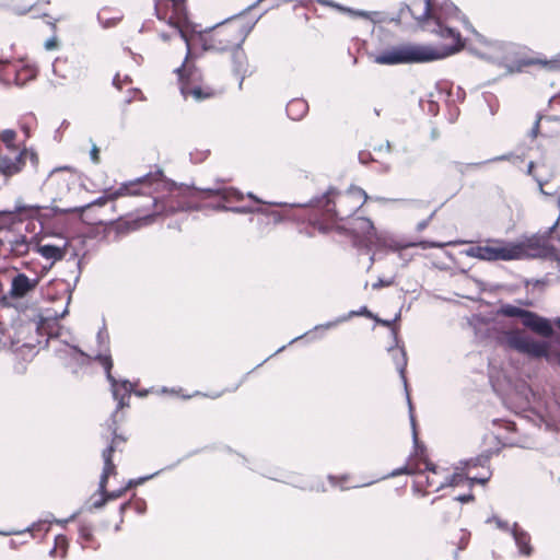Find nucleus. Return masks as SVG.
Returning a JSON list of instances; mask_svg holds the SVG:
<instances>
[{
  "label": "nucleus",
  "instance_id": "nucleus-1",
  "mask_svg": "<svg viewBox=\"0 0 560 560\" xmlns=\"http://www.w3.org/2000/svg\"><path fill=\"white\" fill-rule=\"evenodd\" d=\"M201 189L200 191H202ZM199 190H189L176 187L174 183H168L161 170L149 173L135 180L122 183L116 190H107L104 196L83 206L82 212L94 207H103L108 201H113L122 196L149 195L154 208L152 213L139 218L140 225L151 224L159 215H170L178 211L199 210L200 207L194 203L190 198H195Z\"/></svg>",
  "mask_w": 560,
  "mask_h": 560
},
{
  "label": "nucleus",
  "instance_id": "nucleus-2",
  "mask_svg": "<svg viewBox=\"0 0 560 560\" xmlns=\"http://www.w3.org/2000/svg\"><path fill=\"white\" fill-rule=\"evenodd\" d=\"M434 26L432 28L428 27V30L444 39H452V45L438 48L431 45L401 44L385 49L375 56L374 61L378 65L423 63L440 60L457 52L463 47L459 32L445 25L441 21V15L434 13Z\"/></svg>",
  "mask_w": 560,
  "mask_h": 560
},
{
  "label": "nucleus",
  "instance_id": "nucleus-3",
  "mask_svg": "<svg viewBox=\"0 0 560 560\" xmlns=\"http://www.w3.org/2000/svg\"><path fill=\"white\" fill-rule=\"evenodd\" d=\"M368 200L366 192L360 187H351L341 194L335 188H329L322 196L313 198L308 207L316 211L326 222L345 220L354 214Z\"/></svg>",
  "mask_w": 560,
  "mask_h": 560
},
{
  "label": "nucleus",
  "instance_id": "nucleus-4",
  "mask_svg": "<svg viewBox=\"0 0 560 560\" xmlns=\"http://www.w3.org/2000/svg\"><path fill=\"white\" fill-rule=\"evenodd\" d=\"M264 0H256L254 3L245 8L241 13L232 15L224 21L210 27L209 35L201 37L205 50L225 51L242 46L248 34L252 32L255 23L244 24L235 19L256 8Z\"/></svg>",
  "mask_w": 560,
  "mask_h": 560
},
{
  "label": "nucleus",
  "instance_id": "nucleus-5",
  "mask_svg": "<svg viewBox=\"0 0 560 560\" xmlns=\"http://www.w3.org/2000/svg\"><path fill=\"white\" fill-rule=\"evenodd\" d=\"M154 10L156 18L171 27V32L160 33L161 39L168 42L179 36L186 43L188 56L190 54V34L202 32L189 20L185 0H155Z\"/></svg>",
  "mask_w": 560,
  "mask_h": 560
},
{
  "label": "nucleus",
  "instance_id": "nucleus-6",
  "mask_svg": "<svg viewBox=\"0 0 560 560\" xmlns=\"http://www.w3.org/2000/svg\"><path fill=\"white\" fill-rule=\"evenodd\" d=\"M96 342L98 346V352L94 357L88 355L75 346L69 347V350L81 357H86L97 361L104 368L106 378L112 387L113 397L115 400H118V408H124L125 406H128V401L126 399H128L130 394L133 392V385L128 380H122L119 383L112 374L113 360L109 351V335L105 323H103V326L97 331Z\"/></svg>",
  "mask_w": 560,
  "mask_h": 560
},
{
  "label": "nucleus",
  "instance_id": "nucleus-7",
  "mask_svg": "<svg viewBox=\"0 0 560 560\" xmlns=\"http://www.w3.org/2000/svg\"><path fill=\"white\" fill-rule=\"evenodd\" d=\"M202 192L207 195V198H219V201L212 205L214 210L231 211L241 214L253 212L265 213V209L261 207L232 206L233 203L244 199V195L233 187L205 188Z\"/></svg>",
  "mask_w": 560,
  "mask_h": 560
},
{
  "label": "nucleus",
  "instance_id": "nucleus-8",
  "mask_svg": "<svg viewBox=\"0 0 560 560\" xmlns=\"http://www.w3.org/2000/svg\"><path fill=\"white\" fill-rule=\"evenodd\" d=\"M505 341L510 348L530 358H549V343L535 340L522 330L516 329L506 332Z\"/></svg>",
  "mask_w": 560,
  "mask_h": 560
},
{
  "label": "nucleus",
  "instance_id": "nucleus-9",
  "mask_svg": "<svg viewBox=\"0 0 560 560\" xmlns=\"http://www.w3.org/2000/svg\"><path fill=\"white\" fill-rule=\"evenodd\" d=\"M467 255L481 260H512L523 257V247L512 244H499L495 246H475L467 250Z\"/></svg>",
  "mask_w": 560,
  "mask_h": 560
},
{
  "label": "nucleus",
  "instance_id": "nucleus-10",
  "mask_svg": "<svg viewBox=\"0 0 560 560\" xmlns=\"http://www.w3.org/2000/svg\"><path fill=\"white\" fill-rule=\"evenodd\" d=\"M559 219L544 233H537L524 242L517 243V246L523 247V256L530 257H549L552 256L558 249L551 244V233L556 229Z\"/></svg>",
  "mask_w": 560,
  "mask_h": 560
},
{
  "label": "nucleus",
  "instance_id": "nucleus-11",
  "mask_svg": "<svg viewBox=\"0 0 560 560\" xmlns=\"http://www.w3.org/2000/svg\"><path fill=\"white\" fill-rule=\"evenodd\" d=\"M392 335H393V339H394L395 346L389 347L388 348V352L392 354V358H393V360L395 362L396 369L399 372V375H400V377H401V380L404 382V386H405V389H406L407 401H408V405H409L410 422H411L412 430H413V442L417 444L418 438H417V432H416V420H415V416L412 413V405H411L410 396H409V393H408V389H407V378H406V375H405L406 366H407V354H406V351H405L404 347H399L398 346V334H397V330L395 328L392 329Z\"/></svg>",
  "mask_w": 560,
  "mask_h": 560
},
{
  "label": "nucleus",
  "instance_id": "nucleus-12",
  "mask_svg": "<svg viewBox=\"0 0 560 560\" xmlns=\"http://www.w3.org/2000/svg\"><path fill=\"white\" fill-rule=\"evenodd\" d=\"M409 246H420L421 248L425 249L442 247V244L429 241H422L419 243H401L400 241L396 240L392 234L378 231L373 243L371 244V247L388 248L393 252H397Z\"/></svg>",
  "mask_w": 560,
  "mask_h": 560
},
{
  "label": "nucleus",
  "instance_id": "nucleus-13",
  "mask_svg": "<svg viewBox=\"0 0 560 560\" xmlns=\"http://www.w3.org/2000/svg\"><path fill=\"white\" fill-rule=\"evenodd\" d=\"M27 158H30L33 164L37 163V154L27 149L15 152L13 156L0 155V173L5 177L19 173L23 168Z\"/></svg>",
  "mask_w": 560,
  "mask_h": 560
},
{
  "label": "nucleus",
  "instance_id": "nucleus-14",
  "mask_svg": "<svg viewBox=\"0 0 560 560\" xmlns=\"http://www.w3.org/2000/svg\"><path fill=\"white\" fill-rule=\"evenodd\" d=\"M485 45L483 49L470 48V50L483 58L494 63H504L509 58V52L511 50V45L501 43V42H482Z\"/></svg>",
  "mask_w": 560,
  "mask_h": 560
},
{
  "label": "nucleus",
  "instance_id": "nucleus-15",
  "mask_svg": "<svg viewBox=\"0 0 560 560\" xmlns=\"http://www.w3.org/2000/svg\"><path fill=\"white\" fill-rule=\"evenodd\" d=\"M349 229L352 232L354 240L368 248L371 247V244L377 233L373 222L364 217L352 219Z\"/></svg>",
  "mask_w": 560,
  "mask_h": 560
},
{
  "label": "nucleus",
  "instance_id": "nucleus-16",
  "mask_svg": "<svg viewBox=\"0 0 560 560\" xmlns=\"http://www.w3.org/2000/svg\"><path fill=\"white\" fill-rule=\"evenodd\" d=\"M423 1V10H422V16L425 19V25L428 24L429 20H433L435 23V16L434 13L438 15H441V21L446 20L448 18H456L459 15L458 8L451 1H444L441 3L439 8H435L432 4L431 0H422Z\"/></svg>",
  "mask_w": 560,
  "mask_h": 560
},
{
  "label": "nucleus",
  "instance_id": "nucleus-17",
  "mask_svg": "<svg viewBox=\"0 0 560 560\" xmlns=\"http://www.w3.org/2000/svg\"><path fill=\"white\" fill-rule=\"evenodd\" d=\"M1 245L4 250L16 257H22L30 252L32 244L26 235L8 232L1 240Z\"/></svg>",
  "mask_w": 560,
  "mask_h": 560
},
{
  "label": "nucleus",
  "instance_id": "nucleus-18",
  "mask_svg": "<svg viewBox=\"0 0 560 560\" xmlns=\"http://www.w3.org/2000/svg\"><path fill=\"white\" fill-rule=\"evenodd\" d=\"M522 324L533 332L544 338H550L553 335V328L550 320L534 312L527 311Z\"/></svg>",
  "mask_w": 560,
  "mask_h": 560
},
{
  "label": "nucleus",
  "instance_id": "nucleus-19",
  "mask_svg": "<svg viewBox=\"0 0 560 560\" xmlns=\"http://www.w3.org/2000/svg\"><path fill=\"white\" fill-rule=\"evenodd\" d=\"M184 71L185 65L176 69L178 73L179 80L182 81L180 93L186 98L189 95L192 96L196 101H202L214 95V90L211 88H202L199 85H191L188 81L184 82Z\"/></svg>",
  "mask_w": 560,
  "mask_h": 560
},
{
  "label": "nucleus",
  "instance_id": "nucleus-20",
  "mask_svg": "<svg viewBox=\"0 0 560 560\" xmlns=\"http://www.w3.org/2000/svg\"><path fill=\"white\" fill-rule=\"evenodd\" d=\"M37 284L38 278H28L24 273H18L11 280L10 295L13 299H22L33 291Z\"/></svg>",
  "mask_w": 560,
  "mask_h": 560
},
{
  "label": "nucleus",
  "instance_id": "nucleus-21",
  "mask_svg": "<svg viewBox=\"0 0 560 560\" xmlns=\"http://www.w3.org/2000/svg\"><path fill=\"white\" fill-rule=\"evenodd\" d=\"M233 72L240 78L238 86L242 89L244 79L252 74L247 57L242 46H235L232 52Z\"/></svg>",
  "mask_w": 560,
  "mask_h": 560
},
{
  "label": "nucleus",
  "instance_id": "nucleus-22",
  "mask_svg": "<svg viewBox=\"0 0 560 560\" xmlns=\"http://www.w3.org/2000/svg\"><path fill=\"white\" fill-rule=\"evenodd\" d=\"M490 479V472H487V475L482 477H466L462 472H454L453 475L445 476L443 481H440L438 485L436 491L445 488V487H457L462 485L465 481H468L470 485L478 482L481 485H485Z\"/></svg>",
  "mask_w": 560,
  "mask_h": 560
},
{
  "label": "nucleus",
  "instance_id": "nucleus-23",
  "mask_svg": "<svg viewBox=\"0 0 560 560\" xmlns=\"http://www.w3.org/2000/svg\"><path fill=\"white\" fill-rule=\"evenodd\" d=\"M114 452H115V447L113 445H109L102 453V457L104 460V467H103V471H102L100 482H98V489H97L98 493H105V488L107 487L108 477L110 475L116 474V466L112 459Z\"/></svg>",
  "mask_w": 560,
  "mask_h": 560
},
{
  "label": "nucleus",
  "instance_id": "nucleus-24",
  "mask_svg": "<svg viewBox=\"0 0 560 560\" xmlns=\"http://www.w3.org/2000/svg\"><path fill=\"white\" fill-rule=\"evenodd\" d=\"M511 535L514 538L515 545L518 548V552L522 556H530L533 552V548L530 546V536L527 532L523 530L515 523L512 526Z\"/></svg>",
  "mask_w": 560,
  "mask_h": 560
},
{
  "label": "nucleus",
  "instance_id": "nucleus-25",
  "mask_svg": "<svg viewBox=\"0 0 560 560\" xmlns=\"http://www.w3.org/2000/svg\"><path fill=\"white\" fill-rule=\"evenodd\" d=\"M79 515V512H74L73 514H71L68 518L66 520H58V518H45L43 521H37V522H34L31 526H28L27 528H25L24 530H19V532H0L1 535H4V536H10V535H16V534H24V533H32L33 530H37V529H42V526L46 523L50 524V523H56L58 525H61V526H66L69 522H72L77 518V516Z\"/></svg>",
  "mask_w": 560,
  "mask_h": 560
},
{
  "label": "nucleus",
  "instance_id": "nucleus-26",
  "mask_svg": "<svg viewBox=\"0 0 560 560\" xmlns=\"http://www.w3.org/2000/svg\"><path fill=\"white\" fill-rule=\"evenodd\" d=\"M308 110L307 103L302 98H295L288 103L287 114L293 120L302 119Z\"/></svg>",
  "mask_w": 560,
  "mask_h": 560
},
{
  "label": "nucleus",
  "instance_id": "nucleus-27",
  "mask_svg": "<svg viewBox=\"0 0 560 560\" xmlns=\"http://www.w3.org/2000/svg\"><path fill=\"white\" fill-rule=\"evenodd\" d=\"M37 252L46 259L51 260L52 262L57 260H61L66 254L63 247H59L56 245L45 244L39 245L37 247Z\"/></svg>",
  "mask_w": 560,
  "mask_h": 560
},
{
  "label": "nucleus",
  "instance_id": "nucleus-28",
  "mask_svg": "<svg viewBox=\"0 0 560 560\" xmlns=\"http://www.w3.org/2000/svg\"><path fill=\"white\" fill-rule=\"evenodd\" d=\"M65 296H66V303H65V307L62 308L61 312H57V311H54V313L50 312V310H47V315L45 318L42 319V326L40 327H37L38 329L40 328H44V323L49 320V319H54V320H58L60 318H63L68 313H69V304L71 302V299H72V290L67 287L65 288Z\"/></svg>",
  "mask_w": 560,
  "mask_h": 560
},
{
  "label": "nucleus",
  "instance_id": "nucleus-29",
  "mask_svg": "<svg viewBox=\"0 0 560 560\" xmlns=\"http://www.w3.org/2000/svg\"><path fill=\"white\" fill-rule=\"evenodd\" d=\"M526 313H527V310L517 307L512 304H503L498 311V314L506 316V317H520L521 322L525 317Z\"/></svg>",
  "mask_w": 560,
  "mask_h": 560
},
{
  "label": "nucleus",
  "instance_id": "nucleus-30",
  "mask_svg": "<svg viewBox=\"0 0 560 560\" xmlns=\"http://www.w3.org/2000/svg\"><path fill=\"white\" fill-rule=\"evenodd\" d=\"M15 138H16V132L14 130H12V129H5V130L0 132V140L13 153L18 152L16 148L14 147Z\"/></svg>",
  "mask_w": 560,
  "mask_h": 560
},
{
  "label": "nucleus",
  "instance_id": "nucleus-31",
  "mask_svg": "<svg viewBox=\"0 0 560 560\" xmlns=\"http://www.w3.org/2000/svg\"><path fill=\"white\" fill-rule=\"evenodd\" d=\"M409 13L412 18H415L423 27H425V19L422 16V13L420 15H416L413 9L409 7L408 4H401L399 12L397 14V21H401V19L405 18V15Z\"/></svg>",
  "mask_w": 560,
  "mask_h": 560
},
{
  "label": "nucleus",
  "instance_id": "nucleus-32",
  "mask_svg": "<svg viewBox=\"0 0 560 560\" xmlns=\"http://www.w3.org/2000/svg\"><path fill=\"white\" fill-rule=\"evenodd\" d=\"M490 456H491L490 453L480 454L477 457L470 458L467 462H465V465L467 468L477 467V466L486 467L489 463Z\"/></svg>",
  "mask_w": 560,
  "mask_h": 560
},
{
  "label": "nucleus",
  "instance_id": "nucleus-33",
  "mask_svg": "<svg viewBox=\"0 0 560 560\" xmlns=\"http://www.w3.org/2000/svg\"><path fill=\"white\" fill-rule=\"evenodd\" d=\"M97 21L102 25V27L109 28V27L115 26L120 21V18H118V16H116V18H106L105 16V11H101L97 14Z\"/></svg>",
  "mask_w": 560,
  "mask_h": 560
},
{
  "label": "nucleus",
  "instance_id": "nucleus-34",
  "mask_svg": "<svg viewBox=\"0 0 560 560\" xmlns=\"http://www.w3.org/2000/svg\"><path fill=\"white\" fill-rule=\"evenodd\" d=\"M209 153H210L209 150H195V151H191L189 153L190 161L192 163H201V162H203L208 158Z\"/></svg>",
  "mask_w": 560,
  "mask_h": 560
},
{
  "label": "nucleus",
  "instance_id": "nucleus-35",
  "mask_svg": "<svg viewBox=\"0 0 560 560\" xmlns=\"http://www.w3.org/2000/svg\"><path fill=\"white\" fill-rule=\"evenodd\" d=\"M494 424H499L509 432H518L520 424L511 420H494Z\"/></svg>",
  "mask_w": 560,
  "mask_h": 560
},
{
  "label": "nucleus",
  "instance_id": "nucleus-36",
  "mask_svg": "<svg viewBox=\"0 0 560 560\" xmlns=\"http://www.w3.org/2000/svg\"><path fill=\"white\" fill-rule=\"evenodd\" d=\"M348 319H349V316H343V315H342V316L338 317V318H337V319H335V320L327 322V323H325V324H320V325H316V326L314 327V330H319V329H330V328L336 327L338 324L343 323V322H346V320H348Z\"/></svg>",
  "mask_w": 560,
  "mask_h": 560
},
{
  "label": "nucleus",
  "instance_id": "nucleus-37",
  "mask_svg": "<svg viewBox=\"0 0 560 560\" xmlns=\"http://www.w3.org/2000/svg\"><path fill=\"white\" fill-rule=\"evenodd\" d=\"M120 408H116L115 412L113 413L112 416V424L109 425L110 430L113 431V440H112V444L114 447H115V444H117L118 442H125V439L120 435L117 434L116 432V421H115V415L117 413V411L119 410Z\"/></svg>",
  "mask_w": 560,
  "mask_h": 560
},
{
  "label": "nucleus",
  "instance_id": "nucleus-38",
  "mask_svg": "<svg viewBox=\"0 0 560 560\" xmlns=\"http://www.w3.org/2000/svg\"><path fill=\"white\" fill-rule=\"evenodd\" d=\"M547 69L552 71H560V52L550 60L540 61Z\"/></svg>",
  "mask_w": 560,
  "mask_h": 560
},
{
  "label": "nucleus",
  "instance_id": "nucleus-39",
  "mask_svg": "<svg viewBox=\"0 0 560 560\" xmlns=\"http://www.w3.org/2000/svg\"><path fill=\"white\" fill-rule=\"evenodd\" d=\"M2 336L0 337V348H8V349H16L18 342H15L11 336H5L3 331H1Z\"/></svg>",
  "mask_w": 560,
  "mask_h": 560
},
{
  "label": "nucleus",
  "instance_id": "nucleus-40",
  "mask_svg": "<svg viewBox=\"0 0 560 560\" xmlns=\"http://www.w3.org/2000/svg\"><path fill=\"white\" fill-rule=\"evenodd\" d=\"M514 158H515V155L513 153H506V154L494 156L492 159H489V160L480 162V163H475L472 165L474 166H478V165H482V164H486V163L501 162V161H511Z\"/></svg>",
  "mask_w": 560,
  "mask_h": 560
},
{
  "label": "nucleus",
  "instance_id": "nucleus-41",
  "mask_svg": "<svg viewBox=\"0 0 560 560\" xmlns=\"http://www.w3.org/2000/svg\"><path fill=\"white\" fill-rule=\"evenodd\" d=\"M158 474H159V472H154V474H152V475L144 476V477H140V478H138V479H130V480L128 481V483H127V486H126L125 488H127V490H128V489H130V488H132V487H135V486H139V485H141V483L145 482L147 480H149V479L153 478V477H154V476H156Z\"/></svg>",
  "mask_w": 560,
  "mask_h": 560
},
{
  "label": "nucleus",
  "instance_id": "nucleus-42",
  "mask_svg": "<svg viewBox=\"0 0 560 560\" xmlns=\"http://www.w3.org/2000/svg\"><path fill=\"white\" fill-rule=\"evenodd\" d=\"M126 491H127V488H121V489H118L115 491H107L105 489L104 494H105L107 501H110V500H116V499L120 498Z\"/></svg>",
  "mask_w": 560,
  "mask_h": 560
},
{
  "label": "nucleus",
  "instance_id": "nucleus-43",
  "mask_svg": "<svg viewBox=\"0 0 560 560\" xmlns=\"http://www.w3.org/2000/svg\"><path fill=\"white\" fill-rule=\"evenodd\" d=\"M364 315L366 317L373 318V314L368 310L366 306H362L359 311H351L346 316H349V319L353 316Z\"/></svg>",
  "mask_w": 560,
  "mask_h": 560
},
{
  "label": "nucleus",
  "instance_id": "nucleus-44",
  "mask_svg": "<svg viewBox=\"0 0 560 560\" xmlns=\"http://www.w3.org/2000/svg\"><path fill=\"white\" fill-rule=\"evenodd\" d=\"M59 545H65V546L67 545V539H66V537H65V536H62V535H59V536H57V537H56V539H55V546H54V548L49 551V556H50V557H55V556H56L57 547H58Z\"/></svg>",
  "mask_w": 560,
  "mask_h": 560
},
{
  "label": "nucleus",
  "instance_id": "nucleus-45",
  "mask_svg": "<svg viewBox=\"0 0 560 560\" xmlns=\"http://www.w3.org/2000/svg\"><path fill=\"white\" fill-rule=\"evenodd\" d=\"M488 522H494L497 527L506 532L511 533L512 527L509 526L506 522H503L502 520L498 517L489 518Z\"/></svg>",
  "mask_w": 560,
  "mask_h": 560
},
{
  "label": "nucleus",
  "instance_id": "nucleus-46",
  "mask_svg": "<svg viewBox=\"0 0 560 560\" xmlns=\"http://www.w3.org/2000/svg\"><path fill=\"white\" fill-rule=\"evenodd\" d=\"M506 440V443L511 446H524L525 440L523 438H509L503 436Z\"/></svg>",
  "mask_w": 560,
  "mask_h": 560
},
{
  "label": "nucleus",
  "instance_id": "nucleus-47",
  "mask_svg": "<svg viewBox=\"0 0 560 560\" xmlns=\"http://www.w3.org/2000/svg\"><path fill=\"white\" fill-rule=\"evenodd\" d=\"M100 495L101 497L97 500L92 502V504L90 506V510H92V509H102L106 504L107 499H106L105 494H100Z\"/></svg>",
  "mask_w": 560,
  "mask_h": 560
},
{
  "label": "nucleus",
  "instance_id": "nucleus-48",
  "mask_svg": "<svg viewBox=\"0 0 560 560\" xmlns=\"http://www.w3.org/2000/svg\"><path fill=\"white\" fill-rule=\"evenodd\" d=\"M435 213H436V210H434L427 219L420 221L417 224V231H419V232L423 231L429 225L430 221L433 219Z\"/></svg>",
  "mask_w": 560,
  "mask_h": 560
},
{
  "label": "nucleus",
  "instance_id": "nucleus-49",
  "mask_svg": "<svg viewBox=\"0 0 560 560\" xmlns=\"http://www.w3.org/2000/svg\"><path fill=\"white\" fill-rule=\"evenodd\" d=\"M541 119H542V115L538 114L537 118H536V120H535V122H534V125H533V127L530 129V132H529L532 138H536L537 137V135L539 132V124H540Z\"/></svg>",
  "mask_w": 560,
  "mask_h": 560
},
{
  "label": "nucleus",
  "instance_id": "nucleus-50",
  "mask_svg": "<svg viewBox=\"0 0 560 560\" xmlns=\"http://www.w3.org/2000/svg\"><path fill=\"white\" fill-rule=\"evenodd\" d=\"M351 13L358 15V16H362V18H365V19H370L372 21H375L374 20V15H377L378 13L377 12H366V11H357V12H353L352 10H349Z\"/></svg>",
  "mask_w": 560,
  "mask_h": 560
},
{
  "label": "nucleus",
  "instance_id": "nucleus-51",
  "mask_svg": "<svg viewBox=\"0 0 560 560\" xmlns=\"http://www.w3.org/2000/svg\"><path fill=\"white\" fill-rule=\"evenodd\" d=\"M129 504H130L129 502H125V503H122V504L119 506L120 522H119V524H117V525L115 526V530H116V532L120 530V524H121V523H122V521H124V513H125L126 509L129 506Z\"/></svg>",
  "mask_w": 560,
  "mask_h": 560
},
{
  "label": "nucleus",
  "instance_id": "nucleus-52",
  "mask_svg": "<svg viewBox=\"0 0 560 560\" xmlns=\"http://www.w3.org/2000/svg\"><path fill=\"white\" fill-rule=\"evenodd\" d=\"M376 323L383 325V326H386V327H390L393 325L394 322L398 320L400 318V313H398L395 318L393 320H387V319H381V318H377V317H373Z\"/></svg>",
  "mask_w": 560,
  "mask_h": 560
},
{
  "label": "nucleus",
  "instance_id": "nucleus-53",
  "mask_svg": "<svg viewBox=\"0 0 560 560\" xmlns=\"http://www.w3.org/2000/svg\"><path fill=\"white\" fill-rule=\"evenodd\" d=\"M80 536L84 539V540H90L92 538V530L90 527L88 526H82L80 528Z\"/></svg>",
  "mask_w": 560,
  "mask_h": 560
},
{
  "label": "nucleus",
  "instance_id": "nucleus-54",
  "mask_svg": "<svg viewBox=\"0 0 560 560\" xmlns=\"http://www.w3.org/2000/svg\"><path fill=\"white\" fill-rule=\"evenodd\" d=\"M474 500V495L471 493L460 494L454 498V501H458L460 503H467Z\"/></svg>",
  "mask_w": 560,
  "mask_h": 560
},
{
  "label": "nucleus",
  "instance_id": "nucleus-55",
  "mask_svg": "<svg viewBox=\"0 0 560 560\" xmlns=\"http://www.w3.org/2000/svg\"><path fill=\"white\" fill-rule=\"evenodd\" d=\"M372 160V155L370 152H360L359 153V161L362 164H368Z\"/></svg>",
  "mask_w": 560,
  "mask_h": 560
},
{
  "label": "nucleus",
  "instance_id": "nucleus-56",
  "mask_svg": "<svg viewBox=\"0 0 560 560\" xmlns=\"http://www.w3.org/2000/svg\"><path fill=\"white\" fill-rule=\"evenodd\" d=\"M100 151H98V148L94 144L91 149V152H90V155H91V160L94 162V163H98L100 161V155H98Z\"/></svg>",
  "mask_w": 560,
  "mask_h": 560
},
{
  "label": "nucleus",
  "instance_id": "nucleus-57",
  "mask_svg": "<svg viewBox=\"0 0 560 560\" xmlns=\"http://www.w3.org/2000/svg\"><path fill=\"white\" fill-rule=\"evenodd\" d=\"M56 46H57V40L55 38H49L45 43V48L48 50L56 48Z\"/></svg>",
  "mask_w": 560,
  "mask_h": 560
},
{
  "label": "nucleus",
  "instance_id": "nucleus-58",
  "mask_svg": "<svg viewBox=\"0 0 560 560\" xmlns=\"http://www.w3.org/2000/svg\"><path fill=\"white\" fill-rule=\"evenodd\" d=\"M427 483H428V486H430V487H433V486H436V487H438V485H439L440 482H438V481L434 479V477H430V476H428V477H427Z\"/></svg>",
  "mask_w": 560,
  "mask_h": 560
},
{
  "label": "nucleus",
  "instance_id": "nucleus-59",
  "mask_svg": "<svg viewBox=\"0 0 560 560\" xmlns=\"http://www.w3.org/2000/svg\"><path fill=\"white\" fill-rule=\"evenodd\" d=\"M113 84L117 88V89H121V84H120V75L119 74H116L113 79Z\"/></svg>",
  "mask_w": 560,
  "mask_h": 560
},
{
  "label": "nucleus",
  "instance_id": "nucleus-60",
  "mask_svg": "<svg viewBox=\"0 0 560 560\" xmlns=\"http://www.w3.org/2000/svg\"><path fill=\"white\" fill-rule=\"evenodd\" d=\"M318 3H322V4H325V5H329V7H337V4H335L332 1L330 0H317ZM338 8H340L338 5Z\"/></svg>",
  "mask_w": 560,
  "mask_h": 560
},
{
  "label": "nucleus",
  "instance_id": "nucleus-61",
  "mask_svg": "<svg viewBox=\"0 0 560 560\" xmlns=\"http://www.w3.org/2000/svg\"><path fill=\"white\" fill-rule=\"evenodd\" d=\"M402 472H407V468L397 469V470L393 471L389 476L395 477V476L401 475Z\"/></svg>",
  "mask_w": 560,
  "mask_h": 560
},
{
  "label": "nucleus",
  "instance_id": "nucleus-62",
  "mask_svg": "<svg viewBox=\"0 0 560 560\" xmlns=\"http://www.w3.org/2000/svg\"><path fill=\"white\" fill-rule=\"evenodd\" d=\"M21 129L23 130L25 137H30V127L26 124L21 125Z\"/></svg>",
  "mask_w": 560,
  "mask_h": 560
},
{
  "label": "nucleus",
  "instance_id": "nucleus-63",
  "mask_svg": "<svg viewBox=\"0 0 560 560\" xmlns=\"http://www.w3.org/2000/svg\"><path fill=\"white\" fill-rule=\"evenodd\" d=\"M427 469L432 471L433 475H438V468L434 465L428 464Z\"/></svg>",
  "mask_w": 560,
  "mask_h": 560
},
{
  "label": "nucleus",
  "instance_id": "nucleus-64",
  "mask_svg": "<svg viewBox=\"0 0 560 560\" xmlns=\"http://www.w3.org/2000/svg\"><path fill=\"white\" fill-rule=\"evenodd\" d=\"M247 197L253 199L256 203L261 205L264 203L260 199H258L256 196H254L252 192L247 194Z\"/></svg>",
  "mask_w": 560,
  "mask_h": 560
}]
</instances>
